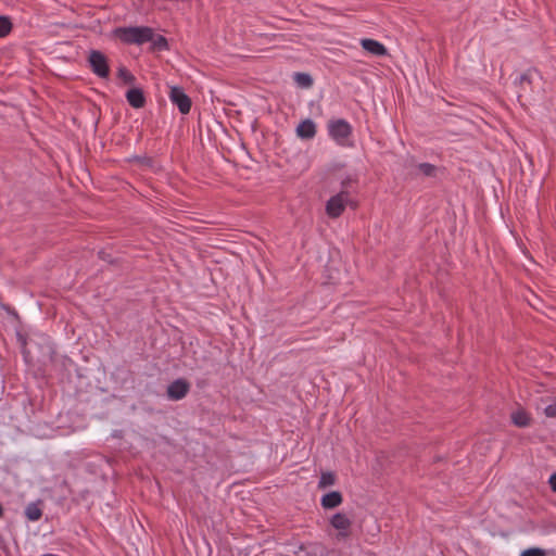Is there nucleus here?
<instances>
[{
    "instance_id": "nucleus-1",
    "label": "nucleus",
    "mask_w": 556,
    "mask_h": 556,
    "mask_svg": "<svg viewBox=\"0 0 556 556\" xmlns=\"http://www.w3.org/2000/svg\"><path fill=\"white\" fill-rule=\"evenodd\" d=\"M114 35L127 45H142L154 39L153 29L148 26L118 27Z\"/></svg>"
},
{
    "instance_id": "nucleus-2",
    "label": "nucleus",
    "mask_w": 556,
    "mask_h": 556,
    "mask_svg": "<svg viewBox=\"0 0 556 556\" xmlns=\"http://www.w3.org/2000/svg\"><path fill=\"white\" fill-rule=\"evenodd\" d=\"M327 131L328 136L336 142V144L344 148L353 147V127L346 119H330L327 124Z\"/></svg>"
},
{
    "instance_id": "nucleus-3",
    "label": "nucleus",
    "mask_w": 556,
    "mask_h": 556,
    "mask_svg": "<svg viewBox=\"0 0 556 556\" xmlns=\"http://www.w3.org/2000/svg\"><path fill=\"white\" fill-rule=\"evenodd\" d=\"M354 205L351 194L348 190H341L328 199L325 205L326 215L336 219L345 211L346 206Z\"/></svg>"
},
{
    "instance_id": "nucleus-4",
    "label": "nucleus",
    "mask_w": 556,
    "mask_h": 556,
    "mask_svg": "<svg viewBox=\"0 0 556 556\" xmlns=\"http://www.w3.org/2000/svg\"><path fill=\"white\" fill-rule=\"evenodd\" d=\"M89 66L94 75L100 78H108L110 67L108 58L99 50H91L88 56Z\"/></svg>"
},
{
    "instance_id": "nucleus-5",
    "label": "nucleus",
    "mask_w": 556,
    "mask_h": 556,
    "mask_svg": "<svg viewBox=\"0 0 556 556\" xmlns=\"http://www.w3.org/2000/svg\"><path fill=\"white\" fill-rule=\"evenodd\" d=\"M168 98L181 114H188L191 110V99L181 87H170Z\"/></svg>"
},
{
    "instance_id": "nucleus-6",
    "label": "nucleus",
    "mask_w": 556,
    "mask_h": 556,
    "mask_svg": "<svg viewBox=\"0 0 556 556\" xmlns=\"http://www.w3.org/2000/svg\"><path fill=\"white\" fill-rule=\"evenodd\" d=\"M330 526L338 531L337 538L345 540L350 536V529L352 526L351 518L344 513H336L329 519Z\"/></svg>"
},
{
    "instance_id": "nucleus-7",
    "label": "nucleus",
    "mask_w": 556,
    "mask_h": 556,
    "mask_svg": "<svg viewBox=\"0 0 556 556\" xmlns=\"http://www.w3.org/2000/svg\"><path fill=\"white\" fill-rule=\"evenodd\" d=\"M190 386L185 379H176L167 387V396L170 400L179 401L189 392Z\"/></svg>"
},
{
    "instance_id": "nucleus-8",
    "label": "nucleus",
    "mask_w": 556,
    "mask_h": 556,
    "mask_svg": "<svg viewBox=\"0 0 556 556\" xmlns=\"http://www.w3.org/2000/svg\"><path fill=\"white\" fill-rule=\"evenodd\" d=\"M362 48L367 51L368 53L376 55V56H386L388 55V49L383 43H381L378 40L370 39V38H363L359 41Z\"/></svg>"
},
{
    "instance_id": "nucleus-9",
    "label": "nucleus",
    "mask_w": 556,
    "mask_h": 556,
    "mask_svg": "<svg viewBox=\"0 0 556 556\" xmlns=\"http://www.w3.org/2000/svg\"><path fill=\"white\" fill-rule=\"evenodd\" d=\"M316 124L311 118L302 121L295 128L296 136L303 140L313 139L316 136Z\"/></svg>"
},
{
    "instance_id": "nucleus-10",
    "label": "nucleus",
    "mask_w": 556,
    "mask_h": 556,
    "mask_svg": "<svg viewBox=\"0 0 556 556\" xmlns=\"http://www.w3.org/2000/svg\"><path fill=\"white\" fill-rule=\"evenodd\" d=\"M126 99L134 109H141L146 104V97L140 88H131L126 92Z\"/></svg>"
},
{
    "instance_id": "nucleus-11",
    "label": "nucleus",
    "mask_w": 556,
    "mask_h": 556,
    "mask_svg": "<svg viewBox=\"0 0 556 556\" xmlns=\"http://www.w3.org/2000/svg\"><path fill=\"white\" fill-rule=\"evenodd\" d=\"M343 497L339 491H331L326 493L320 498V505L325 509H332L342 504Z\"/></svg>"
},
{
    "instance_id": "nucleus-12",
    "label": "nucleus",
    "mask_w": 556,
    "mask_h": 556,
    "mask_svg": "<svg viewBox=\"0 0 556 556\" xmlns=\"http://www.w3.org/2000/svg\"><path fill=\"white\" fill-rule=\"evenodd\" d=\"M538 72L535 70H528L523 74H521L518 78L517 84L519 85V88L523 91L527 90L529 86H531L533 79L535 76H538Z\"/></svg>"
},
{
    "instance_id": "nucleus-13",
    "label": "nucleus",
    "mask_w": 556,
    "mask_h": 556,
    "mask_svg": "<svg viewBox=\"0 0 556 556\" xmlns=\"http://www.w3.org/2000/svg\"><path fill=\"white\" fill-rule=\"evenodd\" d=\"M511 420L518 427H527L530 422V417L523 409H518L511 414Z\"/></svg>"
},
{
    "instance_id": "nucleus-14",
    "label": "nucleus",
    "mask_w": 556,
    "mask_h": 556,
    "mask_svg": "<svg viewBox=\"0 0 556 556\" xmlns=\"http://www.w3.org/2000/svg\"><path fill=\"white\" fill-rule=\"evenodd\" d=\"M334 483H336V476L332 471L321 472L319 481H318L319 489H325V488L331 486Z\"/></svg>"
},
{
    "instance_id": "nucleus-15",
    "label": "nucleus",
    "mask_w": 556,
    "mask_h": 556,
    "mask_svg": "<svg viewBox=\"0 0 556 556\" xmlns=\"http://www.w3.org/2000/svg\"><path fill=\"white\" fill-rule=\"evenodd\" d=\"M294 80L299 86L303 88H309L313 85L311 75L306 73H295Z\"/></svg>"
},
{
    "instance_id": "nucleus-16",
    "label": "nucleus",
    "mask_w": 556,
    "mask_h": 556,
    "mask_svg": "<svg viewBox=\"0 0 556 556\" xmlns=\"http://www.w3.org/2000/svg\"><path fill=\"white\" fill-rule=\"evenodd\" d=\"M25 515L29 520L37 521L38 519H40L42 513L37 505L29 504L25 509Z\"/></svg>"
},
{
    "instance_id": "nucleus-17",
    "label": "nucleus",
    "mask_w": 556,
    "mask_h": 556,
    "mask_svg": "<svg viewBox=\"0 0 556 556\" xmlns=\"http://www.w3.org/2000/svg\"><path fill=\"white\" fill-rule=\"evenodd\" d=\"M12 30V23L8 16L0 15V38H3Z\"/></svg>"
},
{
    "instance_id": "nucleus-18",
    "label": "nucleus",
    "mask_w": 556,
    "mask_h": 556,
    "mask_svg": "<svg viewBox=\"0 0 556 556\" xmlns=\"http://www.w3.org/2000/svg\"><path fill=\"white\" fill-rule=\"evenodd\" d=\"M117 76L125 84L131 85L135 81V76L125 67H119L117 71Z\"/></svg>"
},
{
    "instance_id": "nucleus-19",
    "label": "nucleus",
    "mask_w": 556,
    "mask_h": 556,
    "mask_svg": "<svg viewBox=\"0 0 556 556\" xmlns=\"http://www.w3.org/2000/svg\"><path fill=\"white\" fill-rule=\"evenodd\" d=\"M418 169L424 176L432 177L435 176L437 167L430 163H420Z\"/></svg>"
},
{
    "instance_id": "nucleus-20",
    "label": "nucleus",
    "mask_w": 556,
    "mask_h": 556,
    "mask_svg": "<svg viewBox=\"0 0 556 556\" xmlns=\"http://www.w3.org/2000/svg\"><path fill=\"white\" fill-rule=\"evenodd\" d=\"M520 556H546V553L542 548L531 547L523 551Z\"/></svg>"
},
{
    "instance_id": "nucleus-21",
    "label": "nucleus",
    "mask_w": 556,
    "mask_h": 556,
    "mask_svg": "<svg viewBox=\"0 0 556 556\" xmlns=\"http://www.w3.org/2000/svg\"><path fill=\"white\" fill-rule=\"evenodd\" d=\"M544 414L549 418L556 417V399L544 408Z\"/></svg>"
},
{
    "instance_id": "nucleus-22",
    "label": "nucleus",
    "mask_w": 556,
    "mask_h": 556,
    "mask_svg": "<svg viewBox=\"0 0 556 556\" xmlns=\"http://www.w3.org/2000/svg\"><path fill=\"white\" fill-rule=\"evenodd\" d=\"M355 180L356 178L352 177L351 175H346L345 177H343L340 181L342 190H346V187Z\"/></svg>"
},
{
    "instance_id": "nucleus-23",
    "label": "nucleus",
    "mask_w": 556,
    "mask_h": 556,
    "mask_svg": "<svg viewBox=\"0 0 556 556\" xmlns=\"http://www.w3.org/2000/svg\"><path fill=\"white\" fill-rule=\"evenodd\" d=\"M154 46L160 49H166L167 48V41L163 36H157L156 39H154Z\"/></svg>"
},
{
    "instance_id": "nucleus-24",
    "label": "nucleus",
    "mask_w": 556,
    "mask_h": 556,
    "mask_svg": "<svg viewBox=\"0 0 556 556\" xmlns=\"http://www.w3.org/2000/svg\"><path fill=\"white\" fill-rule=\"evenodd\" d=\"M548 483L551 485V489L556 492V472L553 473L551 477H549V480H548Z\"/></svg>"
},
{
    "instance_id": "nucleus-25",
    "label": "nucleus",
    "mask_w": 556,
    "mask_h": 556,
    "mask_svg": "<svg viewBox=\"0 0 556 556\" xmlns=\"http://www.w3.org/2000/svg\"><path fill=\"white\" fill-rule=\"evenodd\" d=\"M3 515V508L2 506L0 505V517Z\"/></svg>"
}]
</instances>
